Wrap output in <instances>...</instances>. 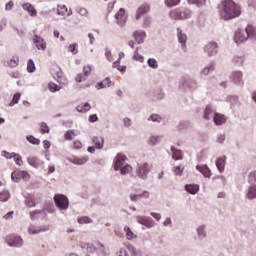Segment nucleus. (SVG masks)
I'll use <instances>...</instances> for the list:
<instances>
[{
  "mask_svg": "<svg viewBox=\"0 0 256 256\" xmlns=\"http://www.w3.org/2000/svg\"><path fill=\"white\" fill-rule=\"evenodd\" d=\"M124 231L126 233V237L128 241H133V239H137V235H135V233L131 231V228H129V226H125Z\"/></svg>",
  "mask_w": 256,
  "mask_h": 256,
  "instance_id": "f704fd0d",
  "label": "nucleus"
},
{
  "mask_svg": "<svg viewBox=\"0 0 256 256\" xmlns=\"http://www.w3.org/2000/svg\"><path fill=\"white\" fill-rule=\"evenodd\" d=\"M197 171H199L201 174H203L204 177L207 179H211V169H209V166L207 165H197L196 166Z\"/></svg>",
  "mask_w": 256,
  "mask_h": 256,
  "instance_id": "f3484780",
  "label": "nucleus"
},
{
  "mask_svg": "<svg viewBox=\"0 0 256 256\" xmlns=\"http://www.w3.org/2000/svg\"><path fill=\"white\" fill-rule=\"evenodd\" d=\"M28 73H33L35 71V62L33 60H29L27 64Z\"/></svg>",
  "mask_w": 256,
  "mask_h": 256,
  "instance_id": "603ef678",
  "label": "nucleus"
},
{
  "mask_svg": "<svg viewBox=\"0 0 256 256\" xmlns=\"http://www.w3.org/2000/svg\"><path fill=\"white\" fill-rule=\"evenodd\" d=\"M40 127H41V129H40L41 133H43V134L49 133L50 129H49V126L47 125V123L42 122L40 124Z\"/></svg>",
  "mask_w": 256,
  "mask_h": 256,
  "instance_id": "5fc2aeb1",
  "label": "nucleus"
},
{
  "mask_svg": "<svg viewBox=\"0 0 256 256\" xmlns=\"http://www.w3.org/2000/svg\"><path fill=\"white\" fill-rule=\"evenodd\" d=\"M87 79V76H84V74H78L75 77L76 83H81V81H85Z\"/></svg>",
  "mask_w": 256,
  "mask_h": 256,
  "instance_id": "0e129e2a",
  "label": "nucleus"
},
{
  "mask_svg": "<svg viewBox=\"0 0 256 256\" xmlns=\"http://www.w3.org/2000/svg\"><path fill=\"white\" fill-rule=\"evenodd\" d=\"M61 89V87H59V85L55 84V83H50L49 84V90L54 93V91H59Z\"/></svg>",
  "mask_w": 256,
  "mask_h": 256,
  "instance_id": "680f3d73",
  "label": "nucleus"
},
{
  "mask_svg": "<svg viewBox=\"0 0 256 256\" xmlns=\"http://www.w3.org/2000/svg\"><path fill=\"white\" fill-rule=\"evenodd\" d=\"M57 15H60L61 17H71L73 15V11L71 9H67V6L64 4H59L56 8Z\"/></svg>",
  "mask_w": 256,
  "mask_h": 256,
  "instance_id": "f8f14e48",
  "label": "nucleus"
},
{
  "mask_svg": "<svg viewBox=\"0 0 256 256\" xmlns=\"http://www.w3.org/2000/svg\"><path fill=\"white\" fill-rule=\"evenodd\" d=\"M47 217V212L45 210H35L30 212V219L32 221H37V219H45Z\"/></svg>",
  "mask_w": 256,
  "mask_h": 256,
  "instance_id": "2eb2a0df",
  "label": "nucleus"
},
{
  "mask_svg": "<svg viewBox=\"0 0 256 256\" xmlns=\"http://www.w3.org/2000/svg\"><path fill=\"white\" fill-rule=\"evenodd\" d=\"M184 85L185 87H188L189 89H196L197 88V81L195 79L186 76L184 77Z\"/></svg>",
  "mask_w": 256,
  "mask_h": 256,
  "instance_id": "bb28decb",
  "label": "nucleus"
},
{
  "mask_svg": "<svg viewBox=\"0 0 256 256\" xmlns=\"http://www.w3.org/2000/svg\"><path fill=\"white\" fill-rule=\"evenodd\" d=\"M185 189L187 193H190V195H196V193H199V185L197 184H187Z\"/></svg>",
  "mask_w": 256,
  "mask_h": 256,
  "instance_id": "7c9ffc66",
  "label": "nucleus"
},
{
  "mask_svg": "<svg viewBox=\"0 0 256 256\" xmlns=\"http://www.w3.org/2000/svg\"><path fill=\"white\" fill-rule=\"evenodd\" d=\"M161 139H163V136H151L148 140V144L155 146L161 141Z\"/></svg>",
  "mask_w": 256,
  "mask_h": 256,
  "instance_id": "58836bf2",
  "label": "nucleus"
},
{
  "mask_svg": "<svg viewBox=\"0 0 256 256\" xmlns=\"http://www.w3.org/2000/svg\"><path fill=\"white\" fill-rule=\"evenodd\" d=\"M116 23L119 27H125L127 24V15L125 14V8H120L115 14Z\"/></svg>",
  "mask_w": 256,
  "mask_h": 256,
  "instance_id": "0eeeda50",
  "label": "nucleus"
},
{
  "mask_svg": "<svg viewBox=\"0 0 256 256\" xmlns=\"http://www.w3.org/2000/svg\"><path fill=\"white\" fill-rule=\"evenodd\" d=\"M133 37L138 44H141L143 41H145L147 34L143 30H138L133 33Z\"/></svg>",
  "mask_w": 256,
  "mask_h": 256,
  "instance_id": "412c9836",
  "label": "nucleus"
},
{
  "mask_svg": "<svg viewBox=\"0 0 256 256\" xmlns=\"http://www.w3.org/2000/svg\"><path fill=\"white\" fill-rule=\"evenodd\" d=\"M248 183L250 185H255L256 183V170H253L248 175Z\"/></svg>",
  "mask_w": 256,
  "mask_h": 256,
  "instance_id": "a19ab883",
  "label": "nucleus"
},
{
  "mask_svg": "<svg viewBox=\"0 0 256 256\" xmlns=\"http://www.w3.org/2000/svg\"><path fill=\"white\" fill-rule=\"evenodd\" d=\"M245 30L248 35V39H250L251 41H256V27L248 24Z\"/></svg>",
  "mask_w": 256,
  "mask_h": 256,
  "instance_id": "aec40b11",
  "label": "nucleus"
},
{
  "mask_svg": "<svg viewBox=\"0 0 256 256\" xmlns=\"http://www.w3.org/2000/svg\"><path fill=\"white\" fill-rule=\"evenodd\" d=\"M139 199H141L140 194H130V200L135 202V201H139Z\"/></svg>",
  "mask_w": 256,
  "mask_h": 256,
  "instance_id": "338daca9",
  "label": "nucleus"
},
{
  "mask_svg": "<svg viewBox=\"0 0 256 256\" xmlns=\"http://www.w3.org/2000/svg\"><path fill=\"white\" fill-rule=\"evenodd\" d=\"M219 14L224 21L237 19L241 15V6L237 5L233 0H224L219 5Z\"/></svg>",
  "mask_w": 256,
  "mask_h": 256,
  "instance_id": "f257e3e1",
  "label": "nucleus"
},
{
  "mask_svg": "<svg viewBox=\"0 0 256 256\" xmlns=\"http://www.w3.org/2000/svg\"><path fill=\"white\" fill-rule=\"evenodd\" d=\"M127 249H128V251L130 252V253H132V255L133 256H139L138 254H137V248H135V246H133V245H128L127 246Z\"/></svg>",
  "mask_w": 256,
  "mask_h": 256,
  "instance_id": "052dcab7",
  "label": "nucleus"
},
{
  "mask_svg": "<svg viewBox=\"0 0 256 256\" xmlns=\"http://www.w3.org/2000/svg\"><path fill=\"white\" fill-rule=\"evenodd\" d=\"M19 65V57L18 56H13L9 61H8V66H10L12 69L17 67Z\"/></svg>",
  "mask_w": 256,
  "mask_h": 256,
  "instance_id": "ea45409f",
  "label": "nucleus"
},
{
  "mask_svg": "<svg viewBox=\"0 0 256 256\" xmlns=\"http://www.w3.org/2000/svg\"><path fill=\"white\" fill-rule=\"evenodd\" d=\"M54 203L60 211H67L69 209V198L63 194H57L54 196Z\"/></svg>",
  "mask_w": 256,
  "mask_h": 256,
  "instance_id": "20e7f679",
  "label": "nucleus"
},
{
  "mask_svg": "<svg viewBox=\"0 0 256 256\" xmlns=\"http://www.w3.org/2000/svg\"><path fill=\"white\" fill-rule=\"evenodd\" d=\"M19 99H21V93H16L13 96L12 101L10 102L9 106L13 107L14 105H17V103H19Z\"/></svg>",
  "mask_w": 256,
  "mask_h": 256,
  "instance_id": "a18cd8bd",
  "label": "nucleus"
},
{
  "mask_svg": "<svg viewBox=\"0 0 256 256\" xmlns=\"http://www.w3.org/2000/svg\"><path fill=\"white\" fill-rule=\"evenodd\" d=\"M169 15L171 19H174V21H183L185 19H191V10L174 9L170 11Z\"/></svg>",
  "mask_w": 256,
  "mask_h": 256,
  "instance_id": "f03ea898",
  "label": "nucleus"
},
{
  "mask_svg": "<svg viewBox=\"0 0 256 256\" xmlns=\"http://www.w3.org/2000/svg\"><path fill=\"white\" fill-rule=\"evenodd\" d=\"M231 79L235 85H240L243 87L245 85V82L243 81V72L242 71H234L231 73Z\"/></svg>",
  "mask_w": 256,
  "mask_h": 256,
  "instance_id": "1a4fd4ad",
  "label": "nucleus"
},
{
  "mask_svg": "<svg viewBox=\"0 0 256 256\" xmlns=\"http://www.w3.org/2000/svg\"><path fill=\"white\" fill-rule=\"evenodd\" d=\"M92 143H94L96 149H103V145H105V139L101 136H94L92 138Z\"/></svg>",
  "mask_w": 256,
  "mask_h": 256,
  "instance_id": "a878e982",
  "label": "nucleus"
},
{
  "mask_svg": "<svg viewBox=\"0 0 256 256\" xmlns=\"http://www.w3.org/2000/svg\"><path fill=\"white\" fill-rule=\"evenodd\" d=\"M246 197L249 200L256 199V184H251L248 188V191L246 193Z\"/></svg>",
  "mask_w": 256,
  "mask_h": 256,
  "instance_id": "c85d7f7f",
  "label": "nucleus"
},
{
  "mask_svg": "<svg viewBox=\"0 0 256 256\" xmlns=\"http://www.w3.org/2000/svg\"><path fill=\"white\" fill-rule=\"evenodd\" d=\"M78 223L80 225H85L87 223H91V218L84 216V217L78 219Z\"/></svg>",
  "mask_w": 256,
  "mask_h": 256,
  "instance_id": "13d9d810",
  "label": "nucleus"
},
{
  "mask_svg": "<svg viewBox=\"0 0 256 256\" xmlns=\"http://www.w3.org/2000/svg\"><path fill=\"white\" fill-rule=\"evenodd\" d=\"M33 43L35 47L39 49V51H45V49H47V42H45L41 36L35 35L33 38Z\"/></svg>",
  "mask_w": 256,
  "mask_h": 256,
  "instance_id": "ddd939ff",
  "label": "nucleus"
},
{
  "mask_svg": "<svg viewBox=\"0 0 256 256\" xmlns=\"http://www.w3.org/2000/svg\"><path fill=\"white\" fill-rule=\"evenodd\" d=\"M178 3H181V0H165L167 7H175Z\"/></svg>",
  "mask_w": 256,
  "mask_h": 256,
  "instance_id": "8fccbe9b",
  "label": "nucleus"
},
{
  "mask_svg": "<svg viewBox=\"0 0 256 256\" xmlns=\"http://www.w3.org/2000/svg\"><path fill=\"white\" fill-rule=\"evenodd\" d=\"M136 220L137 223H139L140 225H144V227H147L148 229H151V227H155V222H153L150 217L137 216Z\"/></svg>",
  "mask_w": 256,
  "mask_h": 256,
  "instance_id": "9b49d317",
  "label": "nucleus"
},
{
  "mask_svg": "<svg viewBox=\"0 0 256 256\" xmlns=\"http://www.w3.org/2000/svg\"><path fill=\"white\" fill-rule=\"evenodd\" d=\"M83 74L85 77H89L91 75V66H84Z\"/></svg>",
  "mask_w": 256,
  "mask_h": 256,
  "instance_id": "e2e57ef3",
  "label": "nucleus"
},
{
  "mask_svg": "<svg viewBox=\"0 0 256 256\" xmlns=\"http://www.w3.org/2000/svg\"><path fill=\"white\" fill-rule=\"evenodd\" d=\"M125 161H127V156L117 154V156L114 158V170L119 171V169L125 165Z\"/></svg>",
  "mask_w": 256,
  "mask_h": 256,
  "instance_id": "9d476101",
  "label": "nucleus"
},
{
  "mask_svg": "<svg viewBox=\"0 0 256 256\" xmlns=\"http://www.w3.org/2000/svg\"><path fill=\"white\" fill-rule=\"evenodd\" d=\"M190 5H195L196 7H203L205 5L206 0H188Z\"/></svg>",
  "mask_w": 256,
  "mask_h": 256,
  "instance_id": "37998d69",
  "label": "nucleus"
},
{
  "mask_svg": "<svg viewBox=\"0 0 256 256\" xmlns=\"http://www.w3.org/2000/svg\"><path fill=\"white\" fill-rule=\"evenodd\" d=\"M196 233L198 235V239L203 241V239L207 238V226L200 225L196 228Z\"/></svg>",
  "mask_w": 256,
  "mask_h": 256,
  "instance_id": "4be33fe9",
  "label": "nucleus"
},
{
  "mask_svg": "<svg viewBox=\"0 0 256 256\" xmlns=\"http://www.w3.org/2000/svg\"><path fill=\"white\" fill-rule=\"evenodd\" d=\"M134 59L135 61H139L140 63H143V61H145V58L143 57V55L139 54V51L137 49L134 53Z\"/></svg>",
  "mask_w": 256,
  "mask_h": 256,
  "instance_id": "864d4df0",
  "label": "nucleus"
},
{
  "mask_svg": "<svg viewBox=\"0 0 256 256\" xmlns=\"http://www.w3.org/2000/svg\"><path fill=\"white\" fill-rule=\"evenodd\" d=\"M27 162L31 165V167H35V169H39V167L43 165V161L37 157H30L27 159Z\"/></svg>",
  "mask_w": 256,
  "mask_h": 256,
  "instance_id": "cd10ccee",
  "label": "nucleus"
},
{
  "mask_svg": "<svg viewBox=\"0 0 256 256\" xmlns=\"http://www.w3.org/2000/svg\"><path fill=\"white\" fill-rule=\"evenodd\" d=\"M148 121H153V123H160L161 122V116L158 114H152L149 118Z\"/></svg>",
  "mask_w": 256,
  "mask_h": 256,
  "instance_id": "3c124183",
  "label": "nucleus"
},
{
  "mask_svg": "<svg viewBox=\"0 0 256 256\" xmlns=\"http://www.w3.org/2000/svg\"><path fill=\"white\" fill-rule=\"evenodd\" d=\"M76 109L78 113H87V111H91V104L86 102L85 104L77 106Z\"/></svg>",
  "mask_w": 256,
  "mask_h": 256,
  "instance_id": "473e14b6",
  "label": "nucleus"
},
{
  "mask_svg": "<svg viewBox=\"0 0 256 256\" xmlns=\"http://www.w3.org/2000/svg\"><path fill=\"white\" fill-rule=\"evenodd\" d=\"M13 159L16 165H19V166L23 165V158H21L19 154H14Z\"/></svg>",
  "mask_w": 256,
  "mask_h": 256,
  "instance_id": "6e6d98bb",
  "label": "nucleus"
},
{
  "mask_svg": "<svg viewBox=\"0 0 256 256\" xmlns=\"http://www.w3.org/2000/svg\"><path fill=\"white\" fill-rule=\"evenodd\" d=\"M102 82H104L105 87H111L113 85V82L111 81V78H105Z\"/></svg>",
  "mask_w": 256,
  "mask_h": 256,
  "instance_id": "774afa93",
  "label": "nucleus"
},
{
  "mask_svg": "<svg viewBox=\"0 0 256 256\" xmlns=\"http://www.w3.org/2000/svg\"><path fill=\"white\" fill-rule=\"evenodd\" d=\"M204 52L208 57H215L219 53V44L215 41H210L204 46Z\"/></svg>",
  "mask_w": 256,
  "mask_h": 256,
  "instance_id": "39448f33",
  "label": "nucleus"
},
{
  "mask_svg": "<svg viewBox=\"0 0 256 256\" xmlns=\"http://www.w3.org/2000/svg\"><path fill=\"white\" fill-rule=\"evenodd\" d=\"M70 163H73V165H85L87 161H89V157L82 156V157H71L69 158Z\"/></svg>",
  "mask_w": 256,
  "mask_h": 256,
  "instance_id": "a211bd4d",
  "label": "nucleus"
},
{
  "mask_svg": "<svg viewBox=\"0 0 256 256\" xmlns=\"http://www.w3.org/2000/svg\"><path fill=\"white\" fill-rule=\"evenodd\" d=\"M249 39V35L247 34V31L244 29H237L234 34V40L237 45L239 43H245Z\"/></svg>",
  "mask_w": 256,
  "mask_h": 256,
  "instance_id": "423d86ee",
  "label": "nucleus"
},
{
  "mask_svg": "<svg viewBox=\"0 0 256 256\" xmlns=\"http://www.w3.org/2000/svg\"><path fill=\"white\" fill-rule=\"evenodd\" d=\"M68 51L73 55H77V53H79V50L77 49V43L70 44L68 47Z\"/></svg>",
  "mask_w": 256,
  "mask_h": 256,
  "instance_id": "de8ad7c7",
  "label": "nucleus"
},
{
  "mask_svg": "<svg viewBox=\"0 0 256 256\" xmlns=\"http://www.w3.org/2000/svg\"><path fill=\"white\" fill-rule=\"evenodd\" d=\"M25 205H27V207H35L37 205V203L35 202V200L33 198H28L25 201Z\"/></svg>",
  "mask_w": 256,
  "mask_h": 256,
  "instance_id": "bf43d9fd",
  "label": "nucleus"
},
{
  "mask_svg": "<svg viewBox=\"0 0 256 256\" xmlns=\"http://www.w3.org/2000/svg\"><path fill=\"white\" fill-rule=\"evenodd\" d=\"M226 163H227L226 156H222L216 160V167L220 171V173H223V171H225Z\"/></svg>",
  "mask_w": 256,
  "mask_h": 256,
  "instance_id": "5701e85b",
  "label": "nucleus"
},
{
  "mask_svg": "<svg viewBox=\"0 0 256 256\" xmlns=\"http://www.w3.org/2000/svg\"><path fill=\"white\" fill-rule=\"evenodd\" d=\"M171 152H172V159H174L175 161H180L181 159H183V154L181 153V150H178L172 146Z\"/></svg>",
  "mask_w": 256,
  "mask_h": 256,
  "instance_id": "2f4dec72",
  "label": "nucleus"
},
{
  "mask_svg": "<svg viewBox=\"0 0 256 256\" xmlns=\"http://www.w3.org/2000/svg\"><path fill=\"white\" fill-rule=\"evenodd\" d=\"M177 38L181 44L182 49H185L187 47V35L183 33L181 28H177Z\"/></svg>",
  "mask_w": 256,
  "mask_h": 256,
  "instance_id": "dca6fc26",
  "label": "nucleus"
},
{
  "mask_svg": "<svg viewBox=\"0 0 256 256\" xmlns=\"http://www.w3.org/2000/svg\"><path fill=\"white\" fill-rule=\"evenodd\" d=\"M173 171H174L175 175H183V169H181V166L174 167Z\"/></svg>",
  "mask_w": 256,
  "mask_h": 256,
  "instance_id": "69168bd1",
  "label": "nucleus"
},
{
  "mask_svg": "<svg viewBox=\"0 0 256 256\" xmlns=\"http://www.w3.org/2000/svg\"><path fill=\"white\" fill-rule=\"evenodd\" d=\"M148 11H149V6H148L147 4L141 5V6L137 9L136 21H139V19H141V17H143V15H145V13H147Z\"/></svg>",
  "mask_w": 256,
  "mask_h": 256,
  "instance_id": "393cba45",
  "label": "nucleus"
},
{
  "mask_svg": "<svg viewBox=\"0 0 256 256\" xmlns=\"http://www.w3.org/2000/svg\"><path fill=\"white\" fill-rule=\"evenodd\" d=\"M26 139L32 145H39L41 143V140L35 138L33 135L27 136Z\"/></svg>",
  "mask_w": 256,
  "mask_h": 256,
  "instance_id": "c03bdc74",
  "label": "nucleus"
},
{
  "mask_svg": "<svg viewBox=\"0 0 256 256\" xmlns=\"http://www.w3.org/2000/svg\"><path fill=\"white\" fill-rule=\"evenodd\" d=\"M233 63L239 66L243 65L245 63V56H235L233 58Z\"/></svg>",
  "mask_w": 256,
  "mask_h": 256,
  "instance_id": "79ce46f5",
  "label": "nucleus"
},
{
  "mask_svg": "<svg viewBox=\"0 0 256 256\" xmlns=\"http://www.w3.org/2000/svg\"><path fill=\"white\" fill-rule=\"evenodd\" d=\"M22 9L24 11H27V13H29L31 17H37V10L35 9L34 6H32L31 3L27 2L22 4Z\"/></svg>",
  "mask_w": 256,
  "mask_h": 256,
  "instance_id": "6ab92c4d",
  "label": "nucleus"
},
{
  "mask_svg": "<svg viewBox=\"0 0 256 256\" xmlns=\"http://www.w3.org/2000/svg\"><path fill=\"white\" fill-rule=\"evenodd\" d=\"M215 117V110H213V107L211 105H207L204 111V119L206 121H209Z\"/></svg>",
  "mask_w": 256,
  "mask_h": 256,
  "instance_id": "b1692460",
  "label": "nucleus"
},
{
  "mask_svg": "<svg viewBox=\"0 0 256 256\" xmlns=\"http://www.w3.org/2000/svg\"><path fill=\"white\" fill-rule=\"evenodd\" d=\"M20 177L24 181H29V179H31V175H29V172L27 171H20Z\"/></svg>",
  "mask_w": 256,
  "mask_h": 256,
  "instance_id": "4d7b16f0",
  "label": "nucleus"
},
{
  "mask_svg": "<svg viewBox=\"0 0 256 256\" xmlns=\"http://www.w3.org/2000/svg\"><path fill=\"white\" fill-rule=\"evenodd\" d=\"M8 199H11V193H9V191L5 190L0 193V202L1 203H7Z\"/></svg>",
  "mask_w": 256,
  "mask_h": 256,
  "instance_id": "c9c22d12",
  "label": "nucleus"
},
{
  "mask_svg": "<svg viewBox=\"0 0 256 256\" xmlns=\"http://www.w3.org/2000/svg\"><path fill=\"white\" fill-rule=\"evenodd\" d=\"M6 243L9 247H23L25 242L20 236H10L6 239Z\"/></svg>",
  "mask_w": 256,
  "mask_h": 256,
  "instance_id": "6e6552de",
  "label": "nucleus"
},
{
  "mask_svg": "<svg viewBox=\"0 0 256 256\" xmlns=\"http://www.w3.org/2000/svg\"><path fill=\"white\" fill-rule=\"evenodd\" d=\"M73 135H77V134H75V130H68L65 133L64 137H65L66 141H72L73 140Z\"/></svg>",
  "mask_w": 256,
  "mask_h": 256,
  "instance_id": "09e8293b",
  "label": "nucleus"
},
{
  "mask_svg": "<svg viewBox=\"0 0 256 256\" xmlns=\"http://www.w3.org/2000/svg\"><path fill=\"white\" fill-rule=\"evenodd\" d=\"M45 231H49V226L39 227V226L30 225L28 227V233L30 235H37V233H43Z\"/></svg>",
  "mask_w": 256,
  "mask_h": 256,
  "instance_id": "4468645a",
  "label": "nucleus"
},
{
  "mask_svg": "<svg viewBox=\"0 0 256 256\" xmlns=\"http://www.w3.org/2000/svg\"><path fill=\"white\" fill-rule=\"evenodd\" d=\"M148 66L151 67V69H157L159 67V64L157 63V60L155 58L148 59Z\"/></svg>",
  "mask_w": 256,
  "mask_h": 256,
  "instance_id": "49530a36",
  "label": "nucleus"
},
{
  "mask_svg": "<svg viewBox=\"0 0 256 256\" xmlns=\"http://www.w3.org/2000/svg\"><path fill=\"white\" fill-rule=\"evenodd\" d=\"M213 121L215 125H223V123L227 121V118H225V115L223 114L215 113L213 117Z\"/></svg>",
  "mask_w": 256,
  "mask_h": 256,
  "instance_id": "c756f323",
  "label": "nucleus"
},
{
  "mask_svg": "<svg viewBox=\"0 0 256 256\" xmlns=\"http://www.w3.org/2000/svg\"><path fill=\"white\" fill-rule=\"evenodd\" d=\"M149 173H151V165H149V163L143 162L138 164L136 168V175L139 179H142L143 181L147 180Z\"/></svg>",
  "mask_w": 256,
  "mask_h": 256,
  "instance_id": "7ed1b4c3",
  "label": "nucleus"
},
{
  "mask_svg": "<svg viewBox=\"0 0 256 256\" xmlns=\"http://www.w3.org/2000/svg\"><path fill=\"white\" fill-rule=\"evenodd\" d=\"M121 175H129V173H131V171H133V167H131V165L126 164L125 166H122L119 169Z\"/></svg>",
  "mask_w": 256,
  "mask_h": 256,
  "instance_id": "4c0bfd02",
  "label": "nucleus"
},
{
  "mask_svg": "<svg viewBox=\"0 0 256 256\" xmlns=\"http://www.w3.org/2000/svg\"><path fill=\"white\" fill-rule=\"evenodd\" d=\"M215 71V62L210 63L208 66H206L205 68H203V70L201 71V75H209V73Z\"/></svg>",
  "mask_w": 256,
  "mask_h": 256,
  "instance_id": "72a5a7b5",
  "label": "nucleus"
},
{
  "mask_svg": "<svg viewBox=\"0 0 256 256\" xmlns=\"http://www.w3.org/2000/svg\"><path fill=\"white\" fill-rule=\"evenodd\" d=\"M11 179L14 183H19L21 181V171H13L11 174Z\"/></svg>",
  "mask_w": 256,
  "mask_h": 256,
  "instance_id": "e433bc0d",
  "label": "nucleus"
}]
</instances>
